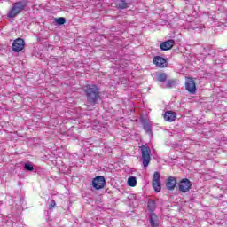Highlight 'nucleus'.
I'll use <instances>...</instances> for the list:
<instances>
[{
    "mask_svg": "<svg viewBox=\"0 0 227 227\" xmlns=\"http://www.w3.org/2000/svg\"><path fill=\"white\" fill-rule=\"evenodd\" d=\"M54 207H56V200H52L50 203L49 209L52 210V208H54Z\"/></svg>",
    "mask_w": 227,
    "mask_h": 227,
    "instance_id": "nucleus-20",
    "label": "nucleus"
},
{
    "mask_svg": "<svg viewBox=\"0 0 227 227\" xmlns=\"http://www.w3.org/2000/svg\"><path fill=\"white\" fill-rule=\"evenodd\" d=\"M153 64L160 68H166V67H168V62L166 61V59L160 56H156L153 58Z\"/></svg>",
    "mask_w": 227,
    "mask_h": 227,
    "instance_id": "nucleus-10",
    "label": "nucleus"
},
{
    "mask_svg": "<svg viewBox=\"0 0 227 227\" xmlns=\"http://www.w3.org/2000/svg\"><path fill=\"white\" fill-rule=\"evenodd\" d=\"M24 169L26 171H35V168L33 167L32 164H29V163H25Z\"/></svg>",
    "mask_w": 227,
    "mask_h": 227,
    "instance_id": "nucleus-18",
    "label": "nucleus"
},
{
    "mask_svg": "<svg viewBox=\"0 0 227 227\" xmlns=\"http://www.w3.org/2000/svg\"><path fill=\"white\" fill-rule=\"evenodd\" d=\"M186 91L190 92L191 95L196 94V82L192 78H187L185 81Z\"/></svg>",
    "mask_w": 227,
    "mask_h": 227,
    "instance_id": "nucleus-8",
    "label": "nucleus"
},
{
    "mask_svg": "<svg viewBox=\"0 0 227 227\" xmlns=\"http://www.w3.org/2000/svg\"><path fill=\"white\" fill-rule=\"evenodd\" d=\"M56 22L59 26H63V24H65V22H67V20L64 17H60V18L56 19Z\"/></svg>",
    "mask_w": 227,
    "mask_h": 227,
    "instance_id": "nucleus-19",
    "label": "nucleus"
},
{
    "mask_svg": "<svg viewBox=\"0 0 227 227\" xmlns=\"http://www.w3.org/2000/svg\"><path fill=\"white\" fill-rule=\"evenodd\" d=\"M176 86V80H168L166 84V88H174Z\"/></svg>",
    "mask_w": 227,
    "mask_h": 227,
    "instance_id": "nucleus-17",
    "label": "nucleus"
},
{
    "mask_svg": "<svg viewBox=\"0 0 227 227\" xmlns=\"http://www.w3.org/2000/svg\"><path fill=\"white\" fill-rule=\"evenodd\" d=\"M147 208L149 210L150 213L149 215V223L151 224L152 227H159V217L157 216V215H155V208H157V206L155 204V200H148L147 203Z\"/></svg>",
    "mask_w": 227,
    "mask_h": 227,
    "instance_id": "nucleus-3",
    "label": "nucleus"
},
{
    "mask_svg": "<svg viewBox=\"0 0 227 227\" xmlns=\"http://www.w3.org/2000/svg\"><path fill=\"white\" fill-rule=\"evenodd\" d=\"M137 184V181L136 180L135 176H130L128 178V185H129V187H136Z\"/></svg>",
    "mask_w": 227,
    "mask_h": 227,
    "instance_id": "nucleus-15",
    "label": "nucleus"
},
{
    "mask_svg": "<svg viewBox=\"0 0 227 227\" xmlns=\"http://www.w3.org/2000/svg\"><path fill=\"white\" fill-rule=\"evenodd\" d=\"M25 43L22 38H18L14 40L12 43V51L14 52H20L24 49Z\"/></svg>",
    "mask_w": 227,
    "mask_h": 227,
    "instance_id": "nucleus-9",
    "label": "nucleus"
},
{
    "mask_svg": "<svg viewBox=\"0 0 227 227\" xmlns=\"http://www.w3.org/2000/svg\"><path fill=\"white\" fill-rule=\"evenodd\" d=\"M27 3H29V1L27 0H20L12 4V8L7 13V17L9 19H15L17 15H20V13H22V12L26 10V6H27Z\"/></svg>",
    "mask_w": 227,
    "mask_h": 227,
    "instance_id": "nucleus-2",
    "label": "nucleus"
},
{
    "mask_svg": "<svg viewBox=\"0 0 227 227\" xmlns=\"http://www.w3.org/2000/svg\"><path fill=\"white\" fill-rule=\"evenodd\" d=\"M140 149L142 152L143 166H144V168H148V166L150 164V160H152V158L150 157L152 151L146 145H142L140 147Z\"/></svg>",
    "mask_w": 227,
    "mask_h": 227,
    "instance_id": "nucleus-4",
    "label": "nucleus"
},
{
    "mask_svg": "<svg viewBox=\"0 0 227 227\" xmlns=\"http://www.w3.org/2000/svg\"><path fill=\"white\" fill-rule=\"evenodd\" d=\"M152 185L156 192H160V173L154 172L153 176Z\"/></svg>",
    "mask_w": 227,
    "mask_h": 227,
    "instance_id": "nucleus-7",
    "label": "nucleus"
},
{
    "mask_svg": "<svg viewBox=\"0 0 227 227\" xmlns=\"http://www.w3.org/2000/svg\"><path fill=\"white\" fill-rule=\"evenodd\" d=\"M164 120L165 121H175V120H176V114L173 111H167L164 114Z\"/></svg>",
    "mask_w": 227,
    "mask_h": 227,
    "instance_id": "nucleus-13",
    "label": "nucleus"
},
{
    "mask_svg": "<svg viewBox=\"0 0 227 227\" xmlns=\"http://www.w3.org/2000/svg\"><path fill=\"white\" fill-rule=\"evenodd\" d=\"M179 192H189L192 187V184L187 178H184L179 183Z\"/></svg>",
    "mask_w": 227,
    "mask_h": 227,
    "instance_id": "nucleus-6",
    "label": "nucleus"
},
{
    "mask_svg": "<svg viewBox=\"0 0 227 227\" xmlns=\"http://www.w3.org/2000/svg\"><path fill=\"white\" fill-rule=\"evenodd\" d=\"M116 7L119 8L120 10H127V8H129L130 3H128L125 0H117L116 3Z\"/></svg>",
    "mask_w": 227,
    "mask_h": 227,
    "instance_id": "nucleus-14",
    "label": "nucleus"
},
{
    "mask_svg": "<svg viewBox=\"0 0 227 227\" xmlns=\"http://www.w3.org/2000/svg\"><path fill=\"white\" fill-rule=\"evenodd\" d=\"M92 186L94 189H97V191L104 189V187H106V178L102 176H96L92 180Z\"/></svg>",
    "mask_w": 227,
    "mask_h": 227,
    "instance_id": "nucleus-5",
    "label": "nucleus"
},
{
    "mask_svg": "<svg viewBox=\"0 0 227 227\" xmlns=\"http://www.w3.org/2000/svg\"><path fill=\"white\" fill-rule=\"evenodd\" d=\"M175 45V40L169 39L168 41H165L160 44V48L161 51H170V49H173Z\"/></svg>",
    "mask_w": 227,
    "mask_h": 227,
    "instance_id": "nucleus-11",
    "label": "nucleus"
},
{
    "mask_svg": "<svg viewBox=\"0 0 227 227\" xmlns=\"http://www.w3.org/2000/svg\"><path fill=\"white\" fill-rule=\"evenodd\" d=\"M167 79H168V75L166 74V73H161L158 75L159 82H166Z\"/></svg>",
    "mask_w": 227,
    "mask_h": 227,
    "instance_id": "nucleus-16",
    "label": "nucleus"
},
{
    "mask_svg": "<svg viewBox=\"0 0 227 227\" xmlns=\"http://www.w3.org/2000/svg\"><path fill=\"white\" fill-rule=\"evenodd\" d=\"M165 185L168 191H174L175 187H176V178L169 176L167 179Z\"/></svg>",
    "mask_w": 227,
    "mask_h": 227,
    "instance_id": "nucleus-12",
    "label": "nucleus"
},
{
    "mask_svg": "<svg viewBox=\"0 0 227 227\" xmlns=\"http://www.w3.org/2000/svg\"><path fill=\"white\" fill-rule=\"evenodd\" d=\"M84 93L87 97L88 104H90L91 106H95L100 98V88L95 84L85 86Z\"/></svg>",
    "mask_w": 227,
    "mask_h": 227,
    "instance_id": "nucleus-1",
    "label": "nucleus"
}]
</instances>
